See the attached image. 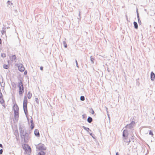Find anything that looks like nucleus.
Here are the masks:
<instances>
[{"label":"nucleus","mask_w":155,"mask_h":155,"mask_svg":"<svg viewBox=\"0 0 155 155\" xmlns=\"http://www.w3.org/2000/svg\"><path fill=\"white\" fill-rule=\"evenodd\" d=\"M2 152H3V150H2V149H1L0 150V154H1L2 153Z\"/></svg>","instance_id":"obj_26"},{"label":"nucleus","mask_w":155,"mask_h":155,"mask_svg":"<svg viewBox=\"0 0 155 155\" xmlns=\"http://www.w3.org/2000/svg\"><path fill=\"white\" fill-rule=\"evenodd\" d=\"M30 122L31 123V130L33 129L34 128V124L33 122V121L32 120H31L30 121Z\"/></svg>","instance_id":"obj_11"},{"label":"nucleus","mask_w":155,"mask_h":155,"mask_svg":"<svg viewBox=\"0 0 155 155\" xmlns=\"http://www.w3.org/2000/svg\"><path fill=\"white\" fill-rule=\"evenodd\" d=\"M90 112L92 114H93L94 113V110L92 109L90 110Z\"/></svg>","instance_id":"obj_20"},{"label":"nucleus","mask_w":155,"mask_h":155,"mask_svg":"<svg viewBox=\"0 0 155 155\" xmlns=\"http://www.w3.org/2000/svg\"><path fill=\"white\" fill-rule=\"evenodd\" d=\"M3 68L5 69H7L9 68V66L7 64H4L3 65Z\"/></svg>","instance_id":"obj_16"},{"label":"nucleus","mask_w":155,"mask_h":155,"mask_svg":"<svg viewBox=\"0 0 155 155\" xmlns=\"http://www.w3.org/2000/svg\"><path fill=\"white\" fill-rule=\"evenodd\" d=\"M2 40L1 39H0V44H2Z\"/></svg>","instance_id":"obj_28"},{"label":"nucleus","mask_w":155,"mask_h":155,"mask_svg":"<svg viewBox=\"0 0 155 155\" xmlns=\"http://www.w3.org/2000/svg\"><path fill=\"white\" fill-rule=\"evenodd\" d=\"M13 108L14 111L15 117H17L19 114V107L17 104H16L14 105Z\"/></svg>","instance_id":"obj_4"},{"label":"nucleus","mask_w":155,"mask_h":155,"mask_svg":"<svg viewBox=\"0 0 155 155\" xmlns=\"http://www.w3.org/2000/svg\"><path fill=\"white\" fill-rule=\"evenodd\" d=\"M128 132L127 130H124L123 131V136L124 137L123 139L124 141L128 143L130 142V139H128Z\"/></svg>","instance_id":"obj_2"},{"label":"nucleus","mask_w":155,"mask_h":155,"mask_svg":"<svg viewBox=\"0 0 155 155\" xmlns=\"http://www.w3.org/2000/svg\"><path fill=\"white\" fill-rule=\"evenodd\" d=\"M138 22L139 23H141V21L140 20V19L139 18V17L138 16Z\"/></svg>","instance_id":"obj_24"},{"label":"nucleus","mask_w":155,"mask_h":155,"mask_svg":"<svg viewBox=\"0 0 155 155\" xmlns=\"http://www.w3.org/2000/svg\"><path fill=\"white\" fill-rule=\"evenodd\" d=\"M116 155H119V154L117 152L116 153Z\"/></svg>","instance_id":"obj_30"},{"label":"nucleus","mask_w":155,"mask_h":155,"mask_svg":"<svg viewBox=\"0 0 155 155\" xmlns=\"http://www.w3.org/2000/svg\"><path fill=\"white\" fill-rule=\"evenodd\" d=\"M10 60L8 61V63H12L16 59V57L15 55H13L10 57Z\"/></svg>","instance_id":"obj_6"},{"label":"nucleus","mask_w":155,"mask_h":155,"mask_svg":"<svg viewBox=\"0 0 155 155\" xmlns=\"http://www.w3.org/2000/svg\"><path fill=\"white\" fill-rule=\"evenodd\" d=\"M0 147H2V145L1 144H0Z\"/></svg>","instance_id":"obj_29"},{"label":"nucleus","mask_w":155,"mask_h":155,"mask_svg":"<svg viewBox=\"0 0 155 155\" xmlns=\"http://www.w3.org/2000/svg\"><path fill=\"white\" fill-rule=\"evenodd\" d=\"M45 152L43 151H41L38 153V155H45Z\"/></svg>","instance_id":"obj_13"},{"label":"nucleus","mask_w":155,"mask_h":155,"mask_svg":"<svg viewBox=\"0 0 155 155\" xmlns=\"http://www.w3.org/2000/svg\"><path fill=\"white\" fill-rule=\"evenodd\" d=\"M1 56L2 58H5L6 57V54L5 53H2Z\"/></svg>","instance_id":"obj_19"},{"label":"nucleus","mask_w":155,"mask_h":155,"mask_svg":"<svg viewBox=\"0 0 155 155\" xmlns=\"http://www.w3.org/2000/svg\"><path fill=\"white\" fill-rule=\"evenodd\" d=\"M35 101L36 102H37L38 103L39 102V100L38 98H35Z\"/></svg>","instance_id":"obj_23"},{"label":"nucleus","mask_w":155,"mask_h":155,"mask_svg":"<svg viewBox=\"0 0 155 155\" xmlns=\"http://www.w3.org/2000/svg\"><path fill=\"white\" fill-rule=\"evenodd\" d=\"M63 44L65 48H66L67 47V45L65 41L63 42Z\"/></svg>","instance_id":"obj_17"},{"label":"nucleus","mask_w":155,"mask_h":155,"mask_svg":"<svg viewBox=\"0 0 155 155\" xmlns=\"http://www.w3.org/2000/svg\"><path fill=\"white\" fill-rule=\"evenodd\" d=\"M134 26L135 28L136 29H137V28H138V25H137V23L136 22L134 21Z\"/></svg>","instance_id":"obj_14"},{"label":"nucleus","mask_w":155,"mask_h":155,"mask_svg":"<svg viewBox=\"0 0 155 155\" xmlns=\"http://www.w3.org/2000/svg\"><path fill=\"white\" fill-rule=\"evenodd\" d=\"M87 121L89 122V123H91L92 121V118L91 117H89L88 118H87Z\"/></svg>","instance_id":"obj_15"},{"label":"nucleus","mask_w":155,"mask_h":155,"mask_svg":"<svg viewBox=\"0 0 155 155\" xmlns=\"http://www.w3.org/2000/svg\"><path fill=\"white\" fill-rule=\"evenodd\" d=\"M34 133L35 135L39 136V131L37 129H35L34 131Z\"/></svg>","instance_id":"obj_10"},{"label":"nucleus","mask_w":155,"mask_h":155,"mask_svg":"<svg viewBox=\"0 0 155 155\" xmlns=\"http://www.w3.org/2000/svg\"><path fill=\"white\" fill-rule=\"evenodd\" d=\"M22 147L26 153L28 154H30L31 152V149L28 144H24L22 145Z\"/></svg>","instance_id":"obj_3"},{"label":"nucleus","mask_w":155,"mask_h":155,"mask_svg":"<svg viewBox=\"0 0 155 155\" xmlns=\"http://www.w3.org/2000/svg\"><path fill=\"white\" fill-rule=\"evenodd\" d=\"M5 101L4 100L3 96L2 93L0 92V103L1 104H4Z\"/></svg>","instance_id":"obj_8"},{"label":"nucleus","mask_w":155,"mask_h":155,"mask_svg":"<svg viewBox=\"0 0 155 155\" xmlns=\"http://www.w3.org/2000/svg\"><path fill=\"white\" fill-rule=\"evenodd\" d=\"M32 94L30 92H28L27 94V96L28 99H30L32 97Z\"/></svg>","instance_id":"obj_12"},{"label":"nucleus","mask_w":155,"mask_h":155,"mask_svg":"<svg viewBox=\"0 0 155 155\" xmlns=\"http://www.w3.org/2000/svg\"><path fill=\"white\" fill-rule=\"evenodd\" d=\"M149 134L150 135L152 136V137H153V134L152 132V131L151 130H150L149 131Z\"/></svg>","instance_id":"obj_21"},{"label":"nucleus","mask_w":155,"mask_h":155,"mask_svg":"<svg viewBox=\"0 0 155 155\" xmlns=\"http://www.w3.org/2000/svg\"><path fill=\"white\" fill-rule=\"evenodd\" d=\"M17 86L18 88V92L19 94L20 95H22L24 93V90L23 84L21 81H20L19 82H18V83Z\"/></svg>","instance_id":"obj_1"},{"label":"nucleus","mask_w":155,"mask_h":155,"mask_svg":"<svg viewBox=\"0 0 155 155\" xmlns=\"http://www.w3.org/2000/svg\"><path fill=\"white\" fill-rule=\"evenodd\" d=\"M151 78L152 80H153L155 78V75L153 72L151 73Z\"/></svg>","instance_id":"obj_9"},{"label":"nucleus","mask_w":155,"mask_h":155,"mask_svg":"<svg viewBox=\"0 0 155 155\" xmlns=\"http://www.w3.org/2000/svg\"><path fill=\"white\" fill-rule=\"evenodd\" d=\"M2 34L3 35L4 34V33H5V31L3 30H2Z\"/></svg>","instance_id":"obj_25"},{"label":"nucleus","mask_w":155,"mask_h":155,"mask_svg":"<svg viewBox=\"0 0 155 155\" xmlns=\"http://www.w3.org/2000/svg\"><path fill=\"white\" fill-rule=\"evenodd\" d=\"M27 103L28 100L27 97L25 96L23 101V106L24 110L25 111V110H27Z\"/></svg>","instance_id":"obj_5"},{"label":"nucleus","mask_w":155,"mask_h":155,"mask_svg":"<svg viewBox=\"0 0 155 155\" xmlns=\"http://www.w3.org/2000/svg\"><path fill=\"white\" fill-rule=\"evenodd\" d=\"M80 99L81 101H84V96H81V97Z\"/></svg>","instance_id":"obj_22"},{"label":"nucleus","mask_w":155,"mask_h":155,"mask_svg":"<svg viewBox=\"0 0 155 155\" xmlns=\"http://www.w3.org/2000/svg\"><path fill=\"white\" fill-rule=\"evenodd\" d=\"M94 58H92V57H91V60L92 62V63H94Z\"/></svg>","instance_id":"obj_18"},{"label":"nucleus","mask_w":155,"mask_h":155,"mask_svg":"<svg viewBox=\"0 0 155 155\" xmlns=\"http://www.w3.org/2000/svg\"><path fill=\"white\" fill-rule=\"evenodd\" d=\"M18 67V70L20 71L23 72L25 70L24 67L22 64H21L20 65H19Z\"/></svg>","instance_id":"obj_7"},{"label":"nucleus","mask_w":155,"mask_h":155,"mask_svg":"<svg viewBox=\"0 0 155 155\" xmlns=\"http://www.w3.org/2000/svg\"><path fill=\"white\" fill-rule=\"evenodd\" d=\"M3 106H4V108H5V105H3Z\"/></svg>","instance_id":"obj_31"},{"label":"nucleus","mask_w":155,"mask_h":155,"mask_svg":"<svg viewBox=\"0 0 155 155\" xmlns=\"http://www.w3.org/2000/svg\"><path fill=\"white\" fill-rule=\"evenodd\" d=\"M40 69L41 70V71H42L43 70V67L42 66L41 67H40Z\"/></svg>","instance_id":"obj_27"}]
</instances>
